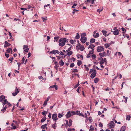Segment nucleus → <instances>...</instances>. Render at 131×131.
Here are the masks:
<instances>
[{
    "instance_id": "obj_1",
    "label": "nucleus",
    "mask_w": 131,
    "mask_h": 131,
    "mask_svg": "<svg viewBox=\"0 0 131 131\" xmlns=\"http://www.w3.org/2000/svg\"><path fill=\"white\" fill-rule=\"evenodd\" d=\"M66 41H68V39H67L65 38H61L59 40V42H60V43H59V45L60 46L63 47L65 45V43Z\"/></svg>"
},
{
    "instance_id": "obj_2",
    "label": "nucleus",
    "mask_w": 131,
    "mask_h": 131,
    "mask_svg": "<svg viewBox=\"0 0 131 131\" xmlns=\"http://www.w3.org/2000/svg\"><path fill=\"white\" fill-rule=\"evenodd\" d=\"M76 49H77L78 50L80 49V50L81 51H83L85 49L84 46L83 45L81 46L80 43L77 44L76 46Z\"/></svg>"
},
{
    "instance_id": "obj_3",
    "label": "nucleus",
    "mask_w": 131,
    "mask_h": 131,
    "mask_svg": "<svg viewBox=\"0 0 131 131\" xmlns=\"http://www.w3.org/2000/svg\"><path fill=\"white\" fill-rule=\"evenodd\" d=\"M104 48L102 46H99L97 48V51L98 52H100L104 50Z\"/></svg>"
},
{
    "instance_id": "obj_4",
    "label": "nucleus",
    "mask_w": 131,
    "mask_h": 131,
    "mask_svg": "<svg viewBox=\"0 0 131 131\" xmlns=\"http://www.w3.org/2000/svg\"><path fill=\"white\" fill-rule=\"evenodd\" d=\"M57 114H52V118L54 121L56 122L58 119L57 118Z\"/></svg>"
},
{
    "instance_id": "obj_5",
    "label": "nucleus",
    "mask_w": 131,
    "mask_h": 131,
    "mask_svg": "<svg viewBox=\"0 0 131 131\" xmlns=\"http://www.w3.org/2000/svg\"><path fill=\"white\" fill-rule=\"evenodd\" d=\"M114 31H113V34L115 35H118L119 34L118 30L115 27L113 28Z\"/></svg>"
},
{
    "instance_id": "obj_6",
    "label": "nucleus",
    "mask_w": 131,
    "mask_h": 131,
    "mask_svg": "<svg viewBox=\"0 0 131 131\" xmlns=\"http://www.w3.org/2000/svg\"><path fill=\"white\" fill-rule=\"evenodd\" d=\"M87 40V37H83L81 38L80 40L81 42L82 43H85Z\"/></svg>"
},
{
    "instance_id": "obj_7",
    "label": "nucleus",
    "mask_w": 131,
    "mask_h": 131,
    "mask_svg": "<svg viewBox=\"0 0 131 131\" xmlns=\"http://www.w3.org/2000/svg\"><path fill=\"white\" fill-rule=\"evenodd\" d=\"M109 127L110 128H113L114 127V124L113 121H111L109 124Z\"/></svg>"
},
{
    "instance_id": "obj_8",
    "label": "nucleus",
    "mask_w": 131,
    "mask_h": 131,
    "mask_svg": "<svg viewBox=\"0 0 131 131\" xmlns=\"http://www.w3.org/2000/svg\"><path fill=\"white\" fill-rule=\"evenodd\" d=\"M23 49H24V51L25 52H27L28 51L29 49L27 46L24 45L23 46Z\"/></svg>"
},
{
    "instance_id": "obj_9",
    "label": "nucleus",
    "mask_w": 131,
    "mask_h": 131,
    "mask_svg": "<svg viewBox=\"0 0 131 131\" xmlns=\"http://www.w3.org/2000/svg\"><path fill=\"white\" fill-rule=\"evenodd\" d=\"M15 91V92H13L12 93L13 95L14 96H15L16 95H17V94L19 92L16 87V89Z\"/></svg>"
},
{
    "instance_id": "obj_10",
    "label": "nucleus",
    "mask_w": 131,
    "mask_h": 131,
    "mask_svg": "<svg viewBox=\"0 0 131 131\" xmlns=\"http://www.w3.org/2000/svg\"><path fill=\"white\" fill-rule=\"evenodd\" d=\"M96 71H94V72H92L91 74L90 77L91 78H94L96 76Z\"/></svg>"
},
{
    "instance_id": "obj_11",
    "label": "nucleus",
    "mask_w": 131,
    "mask_h": 131,
    "mask_svg": "<svg viewBox=\"0 0 131 131\" xmlns=\"http://www.w3.org/2000/svg\"><path fill=\"white\" fill-rule=\"evenodd\" d=\"M10 45H11L10 43L7 42V41H6L5 42V44L4 46L5 47H7L9 46H10Z\"/></svg>"
},
{
    "instance_id": "obj_12",
    "label": "nucleus",
    "mask_w": 131,
    "mask_h": 131,
    "mask_svg": "<svg viewBox=\"0 0 131 131\" xmlns=\"http://www.w3.org/2000/svg\"><path fill=\"white\" fill-rule=\"evenodd\" d=\"M95 47V46L93 44H91L89 46L88 49L90 48L92 50H94V48Z\"/></svg>"
},
{
    "instance_id": "obj_13",
    "label": "nucleus",
    "mask_w": 131,
    "mask_h": 131,
    "mask_svg": "<svg viewBox=\"0 0 131 131\" xmlns=\"http://www.w3.org/2000/svg\"><path fill=\"white\" fill-rule=\"evenodd\" d=\"M99 54L101 57H104L105 55V53L104 52H103L102 53H100Z\"/></svg>"
},
{
    "instance_id": "obj_14",
    "label": "nucleus",
    "mask_w": 131,
    "mask_h": 131,
    "mask_svg": "<svg viewBox=\"0 0 131 131\" xmlns=\"http://www.w3.org/2000/svg\"><path fill=\"white\" fill-rule=\"evenodd\" d=\"M12 49L11 48H9L8 49H7L6 50V51L7 53H10L11 52V53L12 54Z\"/></svg>"
},
{
    "instance_id": "obj_15",
    "label": "nucleus",
    "mask_w": 131,
    "mask_h": 131,
    "mask_svg": "<svg viewBox=\"0 0 131 131\" xmlns=\"http://www.w3.org/2000/svg\"><path fill=\"white\" fill-rule=\"evenodd\" d=\"M126 127L125 126H123L121 128L120 131H125Z\"/></svg>"
},
{
    "instance_id": "obj_16",
    "label": "nucleus",
    "mask_w": 131,
    "mask_h": 131,
    "mask_svg": "<svg viewBox=\"0 0 131 131\" xmlns=\"http://www.w3.org/2000/svg\"><path fill=\"white\" fill-rule=\"evenodd\" d=\"M59 64L61 66H62L64 64V62L62 59H61L59 62Z\"/></svg>"
},
{
    "instance_id": "obj_17",
    "label": "nucleus",
    "mask_w": 131,
    "mask_h": 131,
    "mask_svg": "<svg viewBox=\"0 0 131 131\" xmlns=\"http://www.w3.org/2000/svg\"><path fill=\"white\" fill-rule=\"evenodd\" d=\"M102 32L104 35L105 36H106L107 33V31L105 30H102Z\"/></svg>"
},
{
    "instance_id": "obj_18",
    "label": "nucleus",
    "mask_w": 131,
    "mask_h": 131,
    "mask_svg": "<svg viewBox=\"0 0 131 131\" xmlns=\"http://www.w3.org/2000/svg\"><path fill=\"white\" fill-rule=\"evenodd\" d=\"M0 102H2L3 101V100L5 99V96L3 95H1L0 96Z\"/></svg>"
},
{
    "instance_id": "obj_19",
    "label": "nucleus",
    "mask_w": 131,
    "mask_h": 131,
    "mask_svg": "<svg viewBox=\"0 0 131 131\" xmlns=\"http://www.w3.org/2000/svg\"><path fill=\"white\" fill-rule=\"evenodd\" d=\"M86 1L88 2L91 3V4H93L94 3V0H87Z\"/></svg>"
},
{
    "instance_id": "obj_20",
    "label": "nucleus",
    "mask_w": 131,
    "mask_h": 131,
    "mask_svg": "<svg viewBox=\"0 0 131 131\" xmlns=\"http://www.w3.org/2000/svg\"><path fill=\"white\" fill-rule=\"evenodd\" d=\"M55 88L56 90H57L58 89L57 86V85H55L50 86V87L49 88Z\"/></svg>"
},
{
    "instance_id": "obj_21",
    "label": "nucleus",
    "mask_w": 131,
    "mask_h": 131,
    "mask_svg": "<svg viewBox=\"0 0 131 131\" xmlns=\"http://www.w3.org/2000/svg\"><path fill=\"white\" fill-rule=\"evenodd\" d=\"M71 116V114L70 113V111H69V112H68L67 113V114L66 115V117L67 118H68L70 117Z\"/></svg>"
},
{
    "instance_id": "obj_22",
    "label": "nucleus",
    "mask_w": 131,
    "mask_h": 131,
    "mask_svg": "<svg viewBox=\"0 0 131 131\" xmlns=\"http://www.w3.org/2000/svg\"><path fill=\"white\" fill-rule=\"evenodd\" d=\"M95 41V39L93 38H91L90 40V42L91 43H94Z\"/></svg>"
},
{
    "instance_id": "obj_23",
    "label": "nucleus",
    "mask_w": 131,
    "mask_h": 131,
    "mask_svg": "<svg viewBox=\"0 0 131 131\" xmlns=\"http://www.w3.org/2000/svg\"><path fill=\"white\" fill-rule=\"evenodd\" d=\"M93 36L94 38H97L99 36V34L98 33H97L93 35Z\"/></svg>"
},
{
    "instance_id": "obj_24",
    "label": "nucleus",
    "mask_w": 131,
    "mask_h": 131,
    "mask_svg": "<svg viewBox=\"0 0 131 131\" xmlns=\"http://www.w3.org/2000/svg\"><path fill=\"white\" fill-rule=\"evenodd\" d=\"M67 52V54L68 56H70L73 53V52L72 51H68Z\"/></svg>"
},
{
    "instance_id": "obj_25",
    "label": "nucleus",
    "mask_w": 131,
    "mask_h": 131,
    "mask_svg": "<svg viewBox=\"0 0 131 131\" xmlns=\"http://www.w3.org/2000/svg\"><path fill=\"white\" fill-rule=\"evenodd\" d=\"M86 36V33H82L81 34V38L85 37Z\"/></svg>"
},
{
    "instance_id": "obj_26",
    "label": "nucleus",
    "mask_w": 131,
    "mask_h": 131,
    "mask_svg": "<svg viewBox=\"0 0 131 131\" xmlns=\"http://www.w3.org/2000/svg\"><path fill=\"white\" fill-rule=\"evenodd\" d=\"M80 38V36L79 33H77L76 36L75 37V38L76 39H78Z\"/></svg>"
},
{
    "instance_id": "obj_27",
    "label": "nucleus",
    "mask_w": 131,
    "mask_h": 131,
    "mask_svg": "<svg viewBox=\"0 0 131 131\" xmlns=\"http://www.w3.org/2000/svg\"><path fill=\"white\" fill-rule=\"evenodd\" d=\"M72 46L70 44H68L65 46V49H67L69 47H71Z\"/></svg>"
},
{
    "instance_id": "obj_28",
    "label": "nucleus",
    "mask_w": 131,
    "mask_h": 131,
    "mask_svg": "<svg viewBox=\"0 0 131 131\" xmlns=\"http://www.w3.org/2000/svg\"><path fill=\"white\" fill-rule=\"evenodd\" d=\"M123 97L125 99V100L124 101V100H122V101H124L125 103H126L127 102L128 97H125V96H123Z\"/></svg>"
},
{
    "instance_id": "obj_29",
    "label": "nucleus",
    "mask_w": 131,
    "mask_h": 131,
    "mask_svg": "<svg viewBox=\"0 0 131 131\" xmlns=\"http://www.w3.org/2000/svg\"><path fill=\"white\" fill-rule=\"evenodd\" d=\"M131 118L130 116L129 115H127L126 117V120L128 121H129Z\"/></svg>"
},
{
    "instance_id": "obj_30",
    "label": "nucleus",
    "mask_w": 131,
    "mask_h": 131,
    "mask_svg": "<svg viewBox=\"0 0 131 131\" xmlns=\"http://www.w3.org/2000/svg\"><path fill=\"white\" fill-rule=\"evenodd\" d=\"M47 125L46 124L43 125L41 126V128L42 129H44L46 127Z\"/></svg>"
},
{
    "instance_id": "obj_31",
    "label": "nucleus",
    "mask_w": 131,
    "mask_h": 131,
    "mask_svg": "<svg viewBox=\"0 0 131 131\" xmlns=\"http://www.w3.org/2000/svg\"><path fill=\"white\" fill-rule=\"evenodd\" d=\"M47 113V112L43 111V112H42V114L43 115L46 116V114Z\"/></svg>"
},
{
    "instance_id": "obj_32",
    "label": "nucleus",
    "mask_w": 131,
    "mask_h": 131,
    "mask_svg": "<svg viewBox=\"0 0 131 131\" xmlns=\"http://www.w3.org/2000/svg\"><path fill=\"white\" fill-rule=\"evenodd\" d=\"M94 129L93 127L91 125L90 127V129H89V131H92L94 130Z\"/></svg>"
},
{
    "instance_id": "obj_33",
    "label": "nucleus",
    "mask_w": 131,
    "mask_h": 131,
    "mask_svg": "<svg viewBox=\"0 0 131 131\" xmlns=\"http://www.w3.org/2000/svg\"><path fill=\"white\" fill-rule=\"evenodd\" d=\"M104 63H105V62H104V61L103 60V59L102 58L101 60L99 63L100 65H101L102 64Z\"/></svg>"
},
{
    "instance_id": "obj_34",
    "label": "nucleus",
    "mask_w": 131,
    "mask_h": 131,
    "mask_svg": "<svg viewBox=\"0 0 131 131\" xmlns=\"http://www.w3.org/2000/svg\"><path fill=\"white\" fill-rule=\"evenodd\" d=\"M72 120L71 119H70L69 120V126L70 127L72 124Z\"/></svg>"
},
{
    "instance_id": "obj_35",
    "label": "nucleus",
    "mask_w": 131,
    "mask_h": 131,
    "mask_svg": "<svg viewBox=\"0 0 131 131\" xmlns=\"http://www.w3.org/2000/svg\"><path fill=\"white\" fill-rule=\"evenodd\" d=\"M99 81V79L97 78H95L94 79V82L95 83H97Z\"/></svg>"
},
{
    "instance_id": "obj_36",
    "label": "nucleus",
    "mask_w": 131,
    "mask_h": 131,
    "mask_svg": "<svg viewBox=\"0 0 131 131\" xmlns=\"http://www.w3.org/2000/svg\"><path fill=\"white\" fill-rule=\"evenodd\" d=\"M46 117H43L41 120V122H44L46 120Z\"/></svg>"
},
{
    "instance_id": "obj_37",
    "label": "nucleus",
    "mask_w": 131,
    "mask_h": 131,
    "mask_svg": "<svg viewBox=\"0 0 131 131\" xmlns=\"http://www.w3.org/2000/svg\"><path fill=\"white\" fill-rule=\"evenodd\" d=\"M50 53H52L54 54H56V50H53L50 51Z\"/></svg>"
},
{
    "instance_id": "obj_38",
    "label": "nucleus",
    "mask_w": 131,
    "mask_h": 131,
    "mask_svg": "<svg viewBox=\"0 0 131 131\" xmlns=\"http://www.w3.org/2000/svg\"><path fill=\"white\" fill-rule=\"evenodd\" d=\"M111 45L110 43H109V44H108L107 43H106L104 45L105 46V47L106 48H107L108 47H109L110 45Z\"/></svg>"
},
{
    "instance_id": "obj_39",
    "label": "nucleus",
    "mask_w": 131,
    "mask_h": 131,
    "mask_svg": "<svg viewBox=\"0 0 131 131\" xmlns=\"http://www.w3.org/2000/svg\"><path fill=\"white\" fill-rule=\"evenodd\" d=\"M4 104H6L8 103V101H7L6 99H5L4 100V101H3L2 102Z\"/></svg>"
},
{
    "instance_id": "obj_40",
    "label": "nucleus",
    "mask_w": 131,
    "mask_h": 131,
    "mask_svg": "<svg viewBox=\"0 0 131 131\" xmlns=\"http://www.w3.org/2000/svg\"><path fill=\"white\" fill-rule=\"evenodd\" d=\"M77 65L78 66H80L82 64V62L81 61H78L77 62Z\"/></svg>"
},
{
    "instance_id": "obj_41",
    "label": "nucleus",
    "mask_w": 131,
    "mask_h": 131,
    "mask_svg": "<svg viewBox=\"0 0 131 131\" xmlns=\"http://www.w3.org/2000/svg\"><path fill=\"white\" fill-rule=\"evenodd\" d=\"M63 115H62L60 113H59L58 114V116L59 118H60L62 117Z\"/></svg>"
},
{
    "instance_id": "obj_42",
    "label": "nucleus",
    "mask_w": 131,
    "mask_h": 131,
    "mask_svg": "<svg viewBox=\"0 0 131 131\" xmlns=\"http://www.w3.org/2000/svg\"><path fill=\"white\" fill-rule=\"evenodd\" d=\"M59 37H54V39L56 42L58 41L59 39Z\"/></svg>"
},
{
    "instance_id": "obj_43",
    "label": "nucleus",
    "mask_w": 131,
    "mask_h": 131,
    "mask_svg": "<svg viewBox=\"0 0 131 131\" xmlns=\"http://www.w3.org/2000/svg\"><path fill=\"white\" fill-rule=\"evenodd\" d=\"M71 47H69L66 50V51L67 52H68V51H70L71 49Z\"/></svg>"
},
{
    "instance_id": "obj_44",
    "label": "nucleus",
    "mask_w": 131,
    "mask_h": 131,
    "mask_svg": "<svg viewBox=\"0 0 131 131\" xmlns=\"http://www.w3.org/2000/svg\"><path fill=\"white\" fill-rule=\"evenodd\" d=\"M103 60L104 61V62H105V63L106 66V65L107 63L106 62V58L103 59Z\"/></svg>"
},
{
    "instance_id": "obj_45",
    "label": "nucleus",
    "mask_w": 131,
    "mask_h": 131,
    "mask_svg": "<svg viewBox=\"0 0 131 131\" xmlns=\"http://www.w3.org/2000/svg\"><path fill=\"white\" fill-rule=\"evenodd\" d=\"M47 101L46 100L45 101L43 105L44 106H46V105L47 104Z\"/></svg>"
},
{
    "instance_id": "obj_46",
    "label": "nucleus",
    "mask_w": 131,
    "mask_h": 131,
    "mask_svg": "<svg viewBox=\"0 0 131 131\" xmlns=\"http://www.w3.org/2000/svg\"><path fill=\"white\" fill-rule=\"evenodd\" d=\"M52 127L53 128L55 129L56 128L57 126L56 125L52 124Z\"/></svg>"
},
{
    "instance_id": "obj_47",
    "label": "nucleus",
    "mask_w": 131,
    "mask_h": 131,
    "mask_svg": "<svg viewBox=\"0 0 131 131\" xmlns=\"http://www.w3.org/2000/svg\"><path fill=\"white\" fill-rule=\"evenodd\" d=\"M94 71H96V70L91 69L89 73H91L92 72H94Z\"/></svg>"
},
{
    "instance_id": "obj_48",
    "label": "nucleus",
    "mask_w": 131,
    "mask_h": 131,
    "mask_svg": "<svg viewBox=\"0 0 131 131\" xmlns=\"http://www.w3.org/2000/svg\"><path fill=\"white\" fill-rule=\"evenodd\" d=\"M94 50H92L90 51L89 54H92L94 53Z\"/></svg>"
},
{
    "instance_id": "obj_49",
    "label": "nucleus",
    "mask_w": 131,
    "mask_h": 131,
    "mask_svg": "<svg viewBox=\"0 0 131 131\" xmlns=\"http://www.w3.org/2000/svg\"><path fill=\"white\" fill-rule=\"evenodd\" d=\"M78 71L77 69H74L73 70L72 72H78Z\"/></svg>"
},
{
    "instance_id": "obj_50",
    "label": "nucleus",
    "mask_w": 131,
    "mask_h": 131,
    "mask_svg": "<svg viewBox=\"0 0 131 131\" xmlns=\"http://www.w3.org/2000/svg\"><path fill=\"white\" fill-rule=\"evenodd\" d=\"M70 42L72 44H73L74 43V41L72 40H70Z\"/></svg>"
},
{
    "instance_id": "obj_51",
    "label": "nucleus",
    "mask_w": 131,
    "mask_h": 131,
    "mask_svg": "<svg viewBox=\"0 0 131 131\" xmlns=\"http://www.w3.org/2000/svg\"><path fill=\"white\" fill-rule=\"evenodd\" d=\"M77 5V4L76 3H74L73 6L72 7L73 8H75V6Z\"/></svg>"
},
{
    "instance_id": "obj_52",
    "label": "nucleus",
    "mask_w": 131,
    "mask_h": 131,
    "mask_svg": "<svg viewBox=\"0 0 131 131\" xmlns=\"http://www.w3.org/2000/svg\"><path fill=\"white\" fill-rule=\"evenodd\" d=\"M80 112L79 111H77L75 113V114H77V115H79L80 114Z\"/></svg>"
},
{
    "instance_id": "obj_53",
    "label": "nucleus",
    "mask_w": 131,
    "mask_h": 131,
    "mask_svg": "<svg viewBox=\"0 0 131 131\" xmlns=\"http://www.w3.org/2000/svg\"><path fill=\"white\" fill-rule=\"evenodd\" d=\"M92 57L93 59H95L96 57V55L95 54H93L92 55Z\"/></svg>"
},
{
    "instance_id": "obj_54",
    "label": "nucleus",
    "mask_w": 131,
    "mask_h": 131,
    "mask_svg": "<svg viewBox=\"0 0 131 131\" xmlns=\"http://www.w3.org/2000/svg\"><path fill=\"white\" fill-rule=\"evenodd\" d=\"M25 61V58L24 57H23L21 60V63L23 64L24 62Z\"/></svg>"
},
{
    "instance_id": "obj_55",
    "label": "nucleus",
    "mask_w": 131,
    "mask_h": 131,
    "mask_svg": "<svg viewBox=\"0 0 131 131\" xmlns=\"http://www.w3.org/2000/svg\"><path fill=\"white\" fill-rule=\"evenodd\" d=\"M74 66V63H73L71 64L70 67L71 68H72Z\"/></svg>"
},
{
    "instance_id": "obj_56",
    "label": "nucleus",
    "mask_w": 131,
    "mask_h": 131,
    "mask_svg": "<svg viewBox=\"0 0 131 131\" xmlns=\"http://www.w3.org/2000/svg\"><path fill=\"white\" fill-rule=\"evenodd\" d=\"M84 66L85 67V68L86 69V70L87 71H88L89 70V69L88 67L86 66V65H84Z\"/></svg>"
},
{
    "instance_id": "obj_57",
    "label": "nucleus",
    "mask_w": 131,
    "mask_h": 131,
    "mask_svg": "<svg viewBox=\"0 0 131 131\" xmlns=\"http://www.w3.org/2000/svg\"><path fill=\"white\" fill-rule=\"evenodd\" d=\"M5 55L7 58H8L9 56V55L8 54L6 53H5Z\"/></svg>"
},
{
    "instance_id": "obj_58",
    "label": "nucleus",
    "mask_w": 131,
    "mask_h": 131,
    "mask_svg": "<svg viewBox=\"0 0 131 131\" xmlns=\"http://www.w3.org/2000/svg\"><path fill=\"white\" fill-rule=\"evenodd\" d=\"M59 53H60V55H64V53L60 51V52Z\"/></svg>"
},
{
    "instance_id": "obj_59",
    "label": "nucleus",
    "mask_w": 131,
    "mask_h": 131,
    "mask_svg": "<svg viewBox=\"0 0 131 131\" xmlns=\"http://www.w3.org/2000/svg\"><path fill=\"white\" fill-rule=\"evenodd\" d=\"M103 9L102 8L101 10H100L99 9H98L97 10V11L98 12L100 13L101 11H102L103 10Z\"/></svg>"
},
{
    "instance_id": "obj_60",
    "label": "nucleus",
    "mask_w": 131,
    "mask_h": 131,
    "mask_svg": "<svg viewBox=\"0 0 131 131\" xmlns=\"http://www.w3.org/2000/svg\"><path fill=\"white\" fill-rule=\"evenodd\" d=\"M99 126L100 127L102 128L103 127V124L101 123H100L99 125Z\"/></svg>"
},
{
    "instance_id": "obj_61",
    "label": "nucleus",
    "mask_w": 131,
    "mask_h": 131,
    "mask_svg": "<svg viewBox=\"0 0 131 131\" xmlns=\"http://www.w3.org/2000/svg\"><path fill=\"white\" fill-rule=\"evenodd\" d=\"M122 30L123 31H125V32H126V29L123 28H122Z\"/></svg>"
},
{
    "instance_id": "obj_62",
    "label": "nucleus",
    "mask_w": 131,
    "mask_h": 131,
    "mask_svg": "<svg viewBox=\"0 0 131 131\" xmlns=\"http://www.w3.org/2000/svg\"><path fill=\"white\" fill-rule=\"evenodd\" d=\"M80 87L79 86L78 87V88L77 89V92H78V93H79V90L80 89Z\"/></svg>"
},
{
    "instance_id": "obj_63",
    "label": "nucleus",
    "mask_w": 131,
    "mask_h": 131,
    "mask_svg": "<svg viewBox=\"0 0 131 131\" xmlns=\"http://www.w3.org/2000/svg\"><path fill=\"white\" fill-rule=\"evenodd\" d=\"M50 98V96H48L47 97V98L46 100H45L46 101H47V102L49 100Z\"/></svg>"
},
{
    "instance_id": "obj_64",
    "label": "nucleus",
    "mask_w": 131,
    "mask_h": 131,
    "mask_svg": "<svg viewBox=\"0 0 131 131\" xmlns=\"http://www.w3.org/2000/svg\"><path fill=\"white\" fill-rule=\"evenodd\" d=\"M13 59V58L12 57L9 59V60L11 61H12Z\"/></svg>"
}]
</instances>
